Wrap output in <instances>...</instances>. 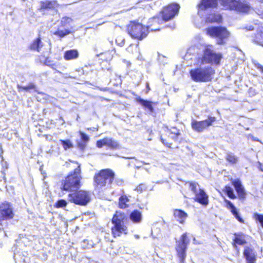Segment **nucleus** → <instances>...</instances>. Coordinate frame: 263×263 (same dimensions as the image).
Listing matches in <instances>:
<instances>
[{"label": "nucleus", "mask_w": 263, "mask_h": 263, "mask_svg": "<svg viewBox=\"0 0 263 263\" xmlns=\"http://www.w3.org/2000/svg\"><path fill=\"white\" fill-rule=\"evenodd\" d=\"M57 5L56 1L46 0L41 2V10L42 9H53Z\"/></svg>", "instance_id": "27"}, {"label": "nucleus", "mask_w": 263, "mask_h": 263, "mask_svg": "<svg viewBox=\"0 0 263 263\" xmlns=\"http://www.w3.org/2000/svg\"><path fill=\"white\" fill-rule=\"evenodd\" d=\"M97 146L101 148L103 146H107L111 149H116L119 148V144L115 140L111 138H105L97 142Z\"/></svg>", "instance_id": "14"}, {"label": "nucleus", "mask_w": 263, "mask_h": 263, "mask_svg": "<svg viewBox=\"0 0 263 263\" xmlns=\"http://www.w3.org/2000/svg\"><path fill=\"white\" fill-rule=\"evenodd\" d=\"M232 185L234 186L240 199H244L246 198V193L241 181L238 180H234L232 181Z\"/></svg>", "instance_id": "18"}, {"label": "nucleus", "mask_w": 263, "mask_h": 263, "mask_svg": "<svg viewBox=\"0 0 263 263\" xmlns=\"http://www.w3.org/2000/svg\"><path fill=\"white\" fill-rule=\"evenodd\" d=\"M16 254H15V253H14V259L15 260H16Z\"/></svg>", "instance_id": "51"}, {"label": "nucleus", "mask_w": 263, "mask_h": 263, "mask_svg": "<svg viewBox=\"0 0 263 263\" xmlns=\"http://www.w3.org/2000/svg\"><path fill=\"white\" fill-rule=\"evenodd\" d=\"M149 27V26L145 27L140 23L132 22L127 26V30L133 38L141 40L147 36Z\"/></svg>", "instance_id": "7"}, {"label": "nucleus", "mask_w": 263, "mask_h": 263, "mask_svg": "<svg viewBox=\"0 0 263 263\" xmlns=\"http://www.w3.org/2000/svg\"><path fill=\"white\" fill-rule=\"evenodd\" d=\"M79 57V52L76 49L67 50L65 52L64 58L67 61L76 59Z\"/></svg>", "instance_id": "26"}, {"label": "nucleus", "mask_w": 263, "mask_h": 263, "mask_svg": "<svg viewBox=\"0 0 263 263\" xmlns=\"http://www.w3.org/2000/svg\"><path fill=\"white\" fill-rule=\"evenodd\" d=\"M225 202L227 203V207L229 209L235 217L240 222L243 223V220L241 218L239 215L238 212L234 206V205L229 200L225 199Z\"/></svg>", "instance_id": "23"}, {"label": "nucleus", "mask_w": 263, "mask_h": 263, "mask_svg": "<svg viewBox=\"0 0 263 263\" xmlns=\"http://www.w3.org/2000/svg\"><path fill=\"white\" fill-rule=\"evenodd\" d=\"M67 199L68 201L76 204L85 206L91 200V194L84 190L76 191L69 193Z\"/></svg>", "instance_id": "6"}, {"label": "nucleus", "mask_w": 263, "mask_h": 263, "mask_svg": "<svg viewBox=\"0 0 263 263\" xmlns=\"http://www.w3.org/2000/svg\"><path fill=\"white\" fill-rule=\"evenodd\" d=\"M180 7L177 4H172L164 7L161 11V17L164 22L168 21L177 15Z\"/></svg>", "instance_id": "11"}, {"label": "nucleus", "mask_w": 263, "mask_h": 263, "mask_svg": "<svg viewBox=\"0 0 263 263\" xmlns=\"http://www.w3.org/2000/svg\"><path fill=\"white\" fill-rule=\"evenodd\" d=\"M166 129L168 130V137H170L171 135H180L179 130L175 127H172L170 129L166 127Z\"/></svg>", "instance_id": "40"}, {"label": "nucleus", "mask_w": 263, "mask_h": 263, "mask_svg": "<svg viewBox=\"0 0 263 263\" xmlns=\"http://www.w3.org/2000/svg\"><path fill=\"white\" fill-rule=\"evenodd\" d=\"M0 157H1L2 158H3L2 156V154H0Z\"/></svg>", "instance_id": "55"}, {"label": "nucleus", "mask_w": 263, "mask_h": 263, "mask_svg": "<svg viewBox=\"0 0 263 263\" xmlns=\"http://www.w3.org/2000/svg\"><path fill=\"white\" fill-rule=\"evenodd\" d=\"M243 255L247 263H256V253L253 249L248 247H245Z\"/></svg>", "instance_id": "17"}, {"label": "nucleus", "mask_w": 263, "mask_h": 263, "mask_svg": "<svg viewBox=\"0 0 263 263\" xmlns=\"http://www.w3.org/2000/svg\"><path fill=\"white\" fill-rule=\"evenodd\" d=\"M191 79L195 82H209L212 80L215 70L211 66H200L190 71Z\"/></svg>", "instance_id": "2"}, {"label": "nucleus", "mask_w": 263, "mask_h": 263, "mask_svg": "<svg viewBox=\"0 0 263 263\" xmlns=\"http://www.w3.org/2000/svg\"><path fill=\"white\" fill-rule=\"evenodd\" d=\"M146 189V185L143 183L139 184L135 189V190L138 192H142L143 191L145 190Z\"/></svg>", "instance_id": "41"}, {"label": "nucleus", "mask_w": 263, "mask_h": 263, "mask_svg": "<svg viewBox=\"0 0 263 263\" xmlns=\"http://www.w3.org/2000/svg\"><path fill=\"white\" fill-rule=\"evenodd\" d=\"M260 70L263 72V67L261 66V67H260Z\"/></svg>", "instance_id": "50"}, {"label": "nucleus", "mask_w": 263, "mask_h": 263, "mask_svg": "<svg viewBox=\"0 0 263 263\" xmlns=\"http://www.w3.org/2000/svg\"><path fill=\"white\" fill-rule=\"evenodd\" d=\"M253 218L260 223L261 226L263 228V215L255 213L253 215Z\"/></svg>", "instance_id": "38"}, {"label": "nucleus", "mask_w": 263, "mask_h": 263, "mask_svg": "<svg viewBox=\"0 0 263 263\" xmlns=\"http://www.w3.org/2000/svg\"><path fill=\"white\" fill-rule=\"evenodd\" d=\"M81 168L79 165L73 172L70 173L62 180L60 188L62 190L73 192L81 187Z\"/></svg>", "instance_id": "3"}, {"label": "nucleus", "mask_w": 263, "mask_h": 263, "mask_svg": "<svg viewBox=\"0 0 263 263\" xmlns=\"http://www.w3.org/2000/svg\"><path fill=\"white\" fill-rule=\"evenodd\" d=\"M146 87H147V88L148 90H150V88L149 87V85H148V83H147Z\"/></svg>", "instance_id": "48"}, {"label": "nucleus", "mask_w": 263, "mask_h": 263, "mask_svg": "<svg viewBox=\"0 0 263 263\" xmlns=\"http://www.w3.org/2000/svg\"><path fill=\"white\" fill-rule=\"evenodd\" d=\"M136 101L143 106L145 108L147 109L149 113L152 114L154 112V109L153 107V104H157L156 102H153L148 100L141 99L140 97L137 96L136 98Z\"/></svg>", "instance_id": "20"}, {"label": "nucleus", "mask_w": 263, "mask_h": 263, "mask_svg": "<svg viewBox=\"0 0 263 263\" xmlns=\"http://www.w3.org/2000/svg\"><path fill=\"white\" fill-rule=\"evenodd\" d=\"M161 58H162V59H165V58H164V57H163V56L160 57H160H159V61H160V60H161Z\"/></svg>", "instance_id": "49"}, {"label": "nucleus", "mask_w": 263, "mask_h": 263, "mask_svg": "<svg viewBox=\"0 0 263 263\" xmlns=\"http://www.w3.org/2000/svg\"><path fill=\"white\" fill-rule=\"evenodd\" d=\"M174 216L177 221L183 224L187 217V214L181 210L176 209L174 211Z\"/></svg>", "instance_id": "22"}, {"label": "nucleus", "mask_w": 263, "mask_h": 263, "mask_svg": "<svg viewBox=\"0 0 263 263\" xmlns=\"http://www.w3.org/2000/svg\"><path fill=\"white\" fill-rule=\"evenodd\" d=\"M135 237H136V238H139V236H138V235H135Z\"/></svg>", "instance_id": "52"}, {"label": "nucleus", "mask_w": 263, "mask_h": 263, "mask_svg": "<svg viewBox=\"0 0 263 263\" xmlns=\"http://www.w3.org/2000/svg\"><path fill=\"white\" fill-rule=\"evenodd\" d=\"M126 219L124 213L119 211L116 212L111 220L114 224V227L111 228V233L114 237L120 236L122 234L127 233V228L124 224Z\"/></svg>", "instance_id": "4"}, {"label": "nucleus", "mask_w": 263, "mask_h": 263, "mask_svg": "<svg viewBox=\"0 0 263 263\" xmlns=\"http://www.w3.org/2000/svg\"><path fill=\"white\" fill-rule=\"evenodd\" d=\"M161 142L163 143V144H164L165 145H166V146L168 147H171V143L166 141V140L164 139L163 138H161Z\"/></svg>", "instance_id": "42"}, {"label": "nucleus", "mask_w": 263, "mask_h": 263, "mask_svg": "<svg viewBox=\"0 0 263 263\" xmlns=\"http://www.w3.org/2000/svg\"><path fill=\"white\" fill-rule=\"evenodd\" d=\"M211 47V46H208L204 49L202 57L201 58V63L218 65L222 58V54L220 53H216L214 51Z\"/></svg>", "instance_id": "8"}, {"label": "nucleus", "mask_w": 263, "mask_h": 263, "mask_svg": "<svg viewBox=\"0 0 263 263\" xmlns=\"http://www.w3.org/2000/svg\"><path fill=\"white\" fill-rule=\"evenodd\" d=\"M212 8H208L204 11V13L203 15L198 14L201 17H205L206 22H217L219 23L221 21L222 17L219 14L212 13L211 12ZM199 13V12H198Z\"/></svg>", "instance_id": "15"}, {"label": "nucleus", "mask_w": 263, "mask_h": 263, "mask_svg": "<svg viewBox=\"0 0 263 263\" xmlns=\"http://www.w3.org/2000/svg\"><path fill=\"white\" fill-rule=\"evenodd\" d=\"M180 135H171L169 138H171L174 141H177L178 140V137Z\"/></svg>", "instance_id": "43"}, {"label": "nucleus", "mask_w": 263, "mask_h": 263, "mask_svg": "<svg viewBox=\"0 0 263 263\" xmlns=\"http://www.w3.org/2000/svg\"><path fill=\"white\" fill-rule=\"evenodd\" d=\"M207 34L212 37L217 38V43L223 45L225 43L224 39L229 36V32L222 27H212L206 29Z\"/></svg>", "instance_id": "10"}, {"label": "nucleus", "mask_w": 263, "mask_h": 263, "mask_svg": "<svg viewBox=\"0 0 263 263\" xmlns=\"http://www.w3.org/2000/svg\"><path fill=\"white\" fill-rule=\"evenodd\" d=\"M144 164H146V163H145L144 162H142Z\"/></svg>", "instance_id": "56"}, {"label": "nucleus", "mask_w": 263, "mask_h": 263, "mask_svg": "<svg viewBox=\"0 0 263 263\" xmlns=\"http://www.w3.org/2000/svg\"><path fill=\"white\" fill-rule=\"evenodd\" d=\"M260 170H261V171L263 172V167L260 168Z\"/></svg>", "instance_id": "54"}, {"label": "nucleus", "mask_w": 263, "mask_h": 263, "mask_svg": "<svg viewBox=\"0 0 263 263\" xmlns=\"http://www.w3.org/2000/svg\"><path fill=\"white\" fill-rule=\"evenodd\" d=\"M227 10H233L236 0H202L199 5V14L203 15L204 11L208 8H215L217 7L218 2Z\"/></svg>", "instance_id": "5"}, {"label": "nucleus", "mask_w": 263, "mask_h": 263, "mask_svg": "<svg viewBox=\"0 0 263 263\" xmlns=\"http://www.w3.org/2000/svg\"><path fill=\"white\" fill-rule=\"evenodd\" d=\"M190 240L187 237V233L183 234L179 240L176 241V250L177 256L179 259L180 263H185L186 256L187 246L189 243Z\"/></svg>", "instance_id": "9"}, {"label": "nucleus", "mask_w": 263, "mask_h": 263, "mask_svg": "<svg viewBox=\"0 0 263 263\" xmlns=\"http://www.w3.org/2000/svg\"><path fill=\"white\" fill-rule=\"evenodd\" d=\"M235 237L233 239V247L236 248V244L239 245H243L246 243V239L248 237L242 233H238L234 234Z\"/></svg>", "instance_id": "21"}, {"label": "nucleus", "mask_w": 263, "mask_h": 263, "mask_svg": "<svg viewBox=\"0 0 263 263\" xmlns=\"http://www.w3.org/2000/svg\"><path fill=\"white\" fill-rule=\"evenodd\" d=\"M190 189L194 193L195 195L199 192V185L196 182L190 183Z\"/></svg>", "instance_id": "35"}, {"label": "nucleus", "mask_w": 263, "mask_h": 263, "mask_svg": "<svg viewBox=\"0 0 263 263\" xmlns=\"http://www.w3.org/2000/svg\"><path fill=\"white\" fill-rule=\"evenodd\" d=\"M129 218L135 223H139L142 219V215L141 212L137 210H134L129 215Z\"/></svg>", "instance_id": "24"}, {"label": "nucleus", "mask_w": 263, "mask_h": 263, "mask_svg": "<svg viewBox=\"0 0 263 263\" xmlns=\"http://www.w3.org/2000/svg\"><path fill=\"white\" fill-rule=\"evenodd\" d=\"M151 30L152 31H157V30H159L160 29L159 28H151Z\"/></svg>", "instance_id": "47"}, {"label": "nucleus", "mask_w": 263, "mask_h": 263, "mask_svg": "<svg viewBox=\"0 0 263 263\" xmlns=\"http://www.w3.org/2000/svg\"><path fill=\"white\" fill-rule=\"evenodd\" d=\"M72 21V19L69 17H63L61 21L62 27H65L66 25L69 24Z\"/></svg>", "instance_id": "39"}, {"label": "nucleus", "mask_w": 263, "mask_h": 263, "mask_svg": "<svg viewBox=\"0 0 263 263\" xmlns=\"http://www.w3.org/2000/svg\"><path fill=\"white\" fill-rule=\"evenodd\" d=\"M13 216L12 209L9 203L6 202L0 204V221L4 219H11Z\"/></svg>", "instance_id": "13"}, {"label": "nucleus", "mask_w": 263, "mask_h": 263, "mask_svg": "<svg viewBox=\"0 0 263 263\" xmlns=\"http://www.w3.org/2000/svg\"><path fill=\"white\" fill-rule=\"evenodd\" d=\"M224 191L226 193L228 197L231 199H235L236 196L234 193L233 189L229 186H226L224 188Z\"/></svg>", "instance_id": "33"}, {"label": "nucleus", "mask_w": 263, "mask_h": 263, "mask_svg": "<svg viewBox=\"0 0 263 263\" xmlns=\"http://www.w3.org/2000/svg\"><path fill=\"white\" fill-rule=\"evenodd\" d=\"M43 46V43L40 37L35 39L30 46V48L32 50H35L40 52L41 49Z\"/></svg>", "instance_id": "28"}, {"label": "nucleus", "mask_w": 263, "mask_h": 263, "mask_svg": "<svg viewBox=\"0 0 263 263\" xmlns=\"http://www.w3.org/2000/svg\"><path fill=\"white\" fill-rule=\"evenodd\" d=\"M70 33V31L68 29H65L64 30H60L58 29L56 31H55L53 34L55 35L59 36L61 37H63L67 34Z\"/></svg>", "instance_id": "34"}, {"label": "nucleus", "mask_w": 263, "mask_h": 263, "mask_svg": "<svg viewBox=\"0 0 263 263\" xmlns=\"http://www.w3.org/2000/svg\"><path fill=\"white\" fill-rule=\"evenodd\" d=\"M17 88L19 89H23L26 91H28L30 89H35V85L33 83H30L26 86H23L20 85H17Z\"/></svg>", "instance_id": "36"}, {"label": "nucleus", "mask_w": 263, "mask_h": 263, "mask_svg": "<svg viewBox=\"0 0 263 263\" xmlns=\"http://www.w3.org/2000/svg\"><path fill=\"white\" fill-rule=\"evenodd\" d=\"M53 66H54L53 65H51V66L52 68H53V69H54V68H53Z\"/></svg>", "instance_id": "53"}, {"label": "nucleus", "mask_w": 263, "mask_h": 263, "mask_svg": "<svg viewBox=\"0 0 263 263\" xmlns=\"http://www.w3.org/2000/svg\"><path fill=\"white\" fill-rule=\"evenodd\" d=\"M60 142H61L63 148L65 151L73 147V145L70 140H60Z\"/></svg>", "instance_id": "32"}, {"label": "nucleus", "mask_w": 263, "mask_h": 263, "mask_svg": "<svg viewBox=\"0 0 263 263\" xmlns=\"http://www.w3.org/2000/svg\"><path fill=\"white\" fill-rule=\"evenodd\" d=\"M45 64L47 65H50V61L48 59H46L45 62Z\"/></svg>", "instance_id": "46"}, {"label": "nucleus", "mask_w": 263, "mask_h": 263, "mask_svg": "<svg viewBox=\"0 0 263 263\" xmlns=\"http://www.w3.org/2000/svg\"><path fill=\"white\" fill-rule=\"evenodd\" d=\"M194 200L204 206H206L209 203V197L201 189H199V192L195 195Z\"/></svg>", "instance_id": "16"}, {"label": "nucleus", "mask_w": 263, "mask_h": 263, "mask_svg": "<svg viewBox=\"0 0 263 263\" xmlns=\"http://www.w3.org/2000/svg\"><path fill=\"white\" fill-rule=\"evenodd\" d=\"M115 173L110 169L101 171L95 177V191L100 197H102L104 191L111 186Z\"/></svg>", "instance_id": "1"}, {"label": "nucleus", "mask_w": 263, "mask_h": 263, "mask_svg": "<svg viewBox=\"0 0 263 263\" xmlns=\"http://www.w3.org/2000/svg\"><path fill=\"white\" fill-rule=\"evenodd\" d=\"M227 161L232 164H236L238 161V158L232 152H227L225 157Z\"/></svg>", "instance_id": "30"}, {"label": "nucleus", "mask_w": 263, "mask_h": 263, "mask_svg": "<svg viewBox=\"0 0 263 263\" xmlns=\"http://www.w3.org/2000/svg\"><path fill=\"white\" fill-rule=\"evenodd\" d=\"M67 202L64 199L58 200L55 203V206L58 208H63L66 206Z\"/></svg>", "instance_id": "37"}, {"label": "nucleus", "mask_w": 263, "mask_h": 263, "mask_svg": "<svg viewBox=\"0 0 263 263\" xmlns=\"http://www.w3.org/2000/svg\"><path fill=\"white\" fill-rule=\"evenodd\" d=\"M116 182L118 185H122L123 183V181L122 180H117Z\"/></svg>", "instance_id": "44"}, {"label": "nucleus", "mask_w": 263, "mask_h": 263, "mask_svg": "<svg viewBox=\"0 0 263 263\" xmlns=\"http://www.w3.org/2000/svg\"><path fill=\"white\" fill-rule=\"evenodd\" d=\"M1 177H0V181H2L3 180L5 179V176L3 173H1Z\"/></svg>", "instance_id": "45"}, {"label": "nucleus", "mask_w": 263, "mask_h": 263, "mask_svg": "<svg viewBox=\"0 0 263 263\" xmlns=\"http://www.w3.org/2000/svg\"><path fill=\"white\" fill-rule=\"evenodd\" d=\"M233 10L241 13H247L250 9L249 4L245 1L236 0Z\"/></svg>", "instance_id": "19"}, {"label": "nucleus", "mask_w": 263, "mask_h": 263, "mask_svg": "<svg viewBox=\"0 0 263 263\" xmlns=\"http://www.w3.org/2000/svg\"><path fill=\"white\" fill-rule=\"evenodd\" d=\"M129 199L125 195H122L119 199V206L121 209H126L128 207L127 204Z\"/></svg>", "instance_id": "29"}, {"label": "nucleus", "mask_w": 263, "mask_h": 263, "mask_svg": "<svg viewBox=\"0 0 263 263\" xmlns=\"http://www.w3.org/2000/svg\"><path fill=\"white\" fill-rule=\"evenodd\" d=\"M215 121L216 118L211 116H209L208 119L201 121L193 120L192 122V127L197 132H202L203 130L212 125V123Z\"/></svg>", "instance_id": "12"}, {"label": "nucleus", "mask_w": 263, "mask_h": 263, "mask_svg": "<svg viewBox=\"0 0 263 263\" xmlns=\"http://www.w3.org/2000/svg\"><path fill=\"white\" fill-rule=\"evenodd\" d=\"M79 134L82 141L78 142V146L80 149H84L89 141V138L88 135L82 131H79Z\"/></svg>", "instance_id": "25"}, {"label": "nucleus", "mask_w": 263, "mask_h": 263, "mask_svg": "<svg viewBox=\"0 0 263 263\" xmlns=\"http://www.w3.org/2000/svg\"><path fill=\"white\" fill-rule=\"evenodd\" d=\"M163 22H164V21L163 20L162 17L161 18L158 16H154L150 18L149 20L148 24L149 25L148 26H149V27L148 28H150L151 26H152L153 25H155L156 24H161Z\"/></svg>", "instance_id": "31"}]
</instances>
